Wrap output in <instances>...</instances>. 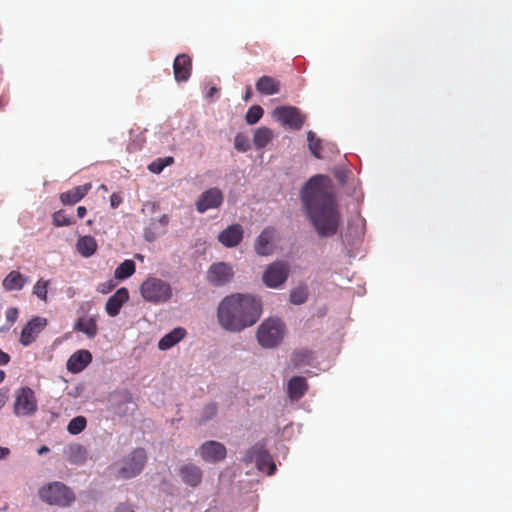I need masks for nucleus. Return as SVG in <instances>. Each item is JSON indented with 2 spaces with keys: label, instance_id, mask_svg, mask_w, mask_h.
Masks as SVG:
<instances>
[{
  "label": "nucleus",
  "instance_id": "8fccbe9b",
  "mask_svg": "<svg viewBox=\"0 0 512 512\" xmlns=\"http://www.w3.org/2000/svg\"><path fill=\"white\" fill-rule=\"evenodd\" d=\"M9 454V448L0 446V460L6 458Z\"/></svg>",
  "mask_w": 512,
  "mask_h": 512
},
{
  "label": "nucleus",
  "instance_id": "c9c22d12",
  "mask_svg": "<svg viewBox=\"0 0 512 512\" xmlns=\"http://www.w3.org/2000/svg\"><path fill=\"white\" fill-rule=\"evenodd\" d=\"M52 221L56 227L70 226L74 224L73 218L66 215L64 210L54 212L52 215Z\"/></svg>",
  "mask_w": 512,
  "mask_h": 512
},
{
  "label": "nucleus",
  "instance_id": "423d86ee",
  "mask_svg": "<svg viewBox=\"0 0 512 512\" xmlns=\"http://www.w3.org/2000/svg\"><path fill=\"white\" fill-rule=\"evenodd\" d=\"M243 462L246 464L256 463L259 471L266 473L267 475L274 474L276 465L265 449L264 444L256 443L250 449H248L243 457Z\"/></svg>",
  "mask_w": 512,
  "mask_h": 512
},
{
  "label": "nucleus",
  "instance_id": "a211bd4d",
  "mask_svg": "<svg viewBox=\"0 0 512 512\" xmlns=\"http://www.w3.org/2000/svg\"><path fill=\"white\" fill-rule=\"evenodd\" d=\"M129 299V292L126 288L122 287L118 289L106 302L105 310L111 317H115L119 314L121 307Z\"/></svg>",
  "mask_w": 512,
  "mask_h": 512
},
{
  "label": "nucleus",
  "instance_id": "6e6552de",
  "mask_svg": "<svg viewBox=\"0 0 512 512\" xmlns=\"http://www.w3.org/2000/svg\"><path fill=\"white\" fill-rule=\"evenodd\" d=\"M146 459L145 450L143 448H136L123 460L118 476L122 479H130L137 476L143 470Z\"/></svg>",
  "mask_w": 512,
  "mask_h": 512
},
{
  "label": "nucleus",
  "instance_id": "2f4dec72",
  "mask_svg": "<svg viewBox=\"0 0 512 512\" xmlns=\"http://www.w3.org/2000/svg\"><path fill=\"white\" fill-rule=\"evenodd\" d=\"M174 163V158L171 156L165 158H157L153 162L148 165V169L150 172L159 174L163 171V169Z\"/></svg>",
  "mask_w": 512,
  "mask_h": 512
},
{
  "label": "nucleus",
  "instance_id": "7c9ffc66",
  "mask_svg": "<svg viewBox=\"0 0 512 512\" xmlns=\"http://www.w3.org/2000/svg\"><path fill=\"white\" fill-rule=\"evenodd\" d=\"M135 269L134 261L125 260L115 269L114 276L116 279L124 280L132 276L135 273Z\"/></svg>",
  "mask_w": 512,
  "mask_h": 512
},
{
  "label": "nucleus",
  "instance_id": "9d476101",
  "mask_svg": "<svg viewBox=\"0 0 512 512\" xmlns=\"http://www.w3.org/2000/svg\"><path fill=\"white\" fill-rule=\"evenodd\" d=\"M288 274L289 267L286 263L275 262L266 268L263 282L267 287L277 288L286 281Z\"/></svg>",
  "mask_w": 512,
  "mask_h": 512
},
{
  "label": "nucleus",
  "instance_id": "412c9836",
  "mask_svg": "<svg viewBox=\"0 0 512 512\" xmlns=\"http://www.w3.org/2000/svg\"><path fill=\"white\" fill-rule=\"evenodd\" d=\"M182 481L191 487H197L203 477L202 470L194 464H185L179 470Z\"/></svg>",
  "mask_w": 512,
  "mask_h": 512
},
{
  "label": "nucleus",
  "instance_id": "37998d69",
  "mask_svg": "<svg viewBox=\"0 0 512 512\" xmlns=\"http://www.w3.org/2000/svg\"><path fill=\"white\" fill-rule=\"evenodd\" d=\"M9 399V389L1 388L0 389V410L4 407Z\"/></svg>",
  "mask_w": 512,
  "mask_h": 512
},
{
  "label": "nucleus",
  "instance_id": "bb28decb",
  "mask_svg": "<svg viewBox=\"0 0 512 512\" xmlns=\"http://www.w3.org/2000/svg\"><path fill=\"white\" fill-rule=\"evenodd\" d=\"M97 247V241L92 236H82L76 243L77 251L86 258L92 256L96 252Z\"/></svg>",
  "mask_w": 512,
  "mask_h": 512
},
{
  "label": "nucleus",
  "instance_id": "49530a36",
  "mask_svg": "<svg viewBox=\"0 0 512 512\" xmlns=\"http://www.w3.org/2000/svg\"><path fill=\"white\" fill-rule=\"evenodd\" d=\"M114 288V284L112 281L101 284L99 291L102 293H108L111 289Z\"/></svg>",
  "mask_w": 512,
  "mask_h": 512
},
{
  "label": "nucleus",
  "instance_id": "f704fd0d",
  "mask_svg": "<svg viewBox=\"0 0 512 512\" xmlns=\"http://www.w3.org/2000/svg\"><path fill=\"white\" fill-rule=\"evenodd\" d=\"M87 421L83 416H77L70 420L67 426V430L72 435L81 433L86 427Z\"/></svg>",
  "mask_w": 512,
  "mask_h": 512
},
{
  "label": "nucleus",
  "instance_id": "cd10ccee",
  "mask_svg": "<svg viewBox=\"0 0 512 512\" xmlns=\"http://www.w3.org/2000/svg\"><path fill=\"white\" fill-rule=\"evenodd\" d=\"M74 329L86 334L89 338H94L98 332L97 322L93 317L78 319Z\"/></svg>",
  "mask_w": 512,
  "mask_h": 512
},
{
  "label": "nucleus",
  "instance_id": "2eb2a0df",
  "mask_svg": "<svg viewBox=\"0 0 512 512\" xmlns=\"http://www.w3.org/2000/svg\"><path fill=\"white\" fill-rule=\"evenodd\" d=\"M192 72V59L188 54H179L173 62L174 78L177 82H186Z\"/></svg>",
  "mask_w": 512,
  "mask_h": 512
},
{
  "label": "nucleus",
  "instance_id": "a878e982",
  "mask_svg": "<svg viewBox=\"0 0 512 512\" xmlns=\"http://www.w3.org/2000/svg\"><path fill=\"white\" fill-rule=\"evenodd\" d=\"M26 277L18 271H11L2 281V286L6 291L21 290L25 283Z\"/></svg>",
  "mask_w": 512,
  "mask_h": 512
},
{
  "label": "nucleus",
  "instance_id": "72a5a7b5",
  "mask_svg": "<svg viewBox=\"0 0 512 512\" xmlns=\"http://www.w3.org/2000/svg\"><path fill=\"white\" fill-rule=\"evenodd\" d=\"M307 140L310 152L316 158H321V140L316 137V134L313 131H308Z\"/></svg>",
  "mask_w": 512,
  "mask_h": 512
},
{
  "label": "nucleus",
  "instance_id": "20e7f679",
  "mask_svg": "<svg viewBox=\"0 0 512 512\" xmlns=\"http://www.w3.org/2000/svg\"><path fill=\"white\" fill-rule=\"evenodd\" d=\"M285 335V324L278 318L266 319L257 330V339L264 348L277 347Z\"/></svg>",
  "mask_w": 512,
  "mask_h": 512
},
{
  "label": "nucleus",
  "instance_id": "5701e85b",
  "mask_svg": "<svg viewBox=\"0 0 512 512\" xmlns=\"http://www.w3.org/2000/svg\"><path fill=\"white\" fill-rule=\"evenodd\" d=\"M274 230L271 228L264 229L261 234L258 236L255 243V251L257 254L266 256L272 253L273 251V241Z\"/></svg>",
  "mask_w": 512,
  "mask_h": 512
},
{
  "label": "nucleus",
  "instance_id": "9b49d317",
  "mask_svg": "<svg viewBox=\"0 0 512 512\" xmlns=\"http://www.w3.org/2000/svg\"><path fill=\"white\" fill-rule=\"evenodd\" d=\"M48 321L46 318L36 316L33 317L30 321L26 323V325L23 327L19 342L23 346H29L39 336V334L44 330V328L47 326Z\"/></svg>",
  "mask_w": 512,
  "mask_h": 512
},
{
  "label": "nucleus",
  "instance_id": "393cba45",
  "mask_svg": "<svg viewBox=\"0 0 512 512\" xmlns=\"http://www.w3.org/2000/svg\"><path fill=\"white\" fill-rule=\"evenodd\" d=\"M256 90L264 95H274L280 91V82L271 76H262L256 82Z\"/></svg>",
  "mask_w": 512,
  "mask_h": 512
},
{
  "label": "nucleus",
  "instance_id": "4be33fe9",
  "mask_svg": "<svg viewBox=\"0 0 512 512\" xmlns=\"http://www.w3.org/2000/svg\"><path fill=\"white\" fill-rule=\"evenodd\" d=\"M168 223L169 217L165 214L157 221L151 222V224L144 230L145 239L149 242L155 241L158 237L166 233Z\"/></svg>",
  "mask_w": 512,
  "mask_h": 512
},
{
  "label": "nucleus",
  "instance_id": "6e6d98bb",
  "mask_svg": "<svg viewBox=\"0 0 512 512\" xmlns=\"http://www.w3.org/2000/svg\"><path fill=\"white\" fill-rule=\"evenodd\" d=\"M5 372L3 370H0V383L5 379Z\"/></svg>",
  "mask_w": 512,
  "mask_h": 512
},
{
  "label": "nucleus",
  "instance_id": "0eeeda50",
  "mask_svg": "<svg viewBox=\"0 0 512 512\" xmlns=\"http://www.w3.org/2000/svg\"><path fill=\"white\" fill-rule=\"evenodd\" d=\"M37 399L30 387H21L16 391L13 411L16 416L28 417L37 411Z\"/></svg>",
  "mask_w": 512,
  "mask_h": 512
},
{
  "label": "nucleus",
  "instance_id": "4468645a",
  "mask_svg": "<svg viewBox=\"0 0 512 512\" xmlns=\"http://www.w3.org/2000/svg\"><path fill=\"white\" fill-rule=\"evenodd\" d=\"M232 277V268L223 262L213 264L207 272V279L214 286L225 285Z\"/></svg>",
  "mask_w": 512,
  "mask_h": 512
},
{
  "label": "nucleus",
  "instance_id": "473e14b6",
  "mask_svg": "<svg viewBox=\"0 0 512 512\" xmlns=\"http://www.w3.org/2000/svg\"><path fill=\"white\" fill-rule=\"evenodd\" d=\"M308 298V290L306 286H298L290 293V302L295 305H300L306 302Z\"/></svg>",
  "mask_w": 512,
  "mask_h": 512
},
{
  "label": "nucleus",
  "instance_id": "c756f323",
  "mask_svg": "<svg viewBox=\"0 0 512 512\" xmlns=\"http://www.w3.org/2000/svg\"><path fill=\"white\" fill-rule=\"evenodd\" d=\"M273 131L268 127H259L253 136V143L256 148L261 149L273 139Z\"/></svg>",
  "mask_w": 512,
  "mask_h": 512
},
{
  "label": "nucleus",
  "instance_id": "79ce46f5",
  "mask_svg": "<svg viewBox=\"0 0 512 512\" xmlns=\"http://www.w3.org/2000/svg\"><path fill=\"white\" fill-rule=\"evenodd\" d=\"M18 318V309L15 307H10L6 311V320L11 324L15 323Z\"/></svg>",
  "mask_w": 512,
  "mask_h": 512
},
{
  "label": "nucleus",
  "instance_id": "e433bc0d",
  "mask_svg": "<svg viewBox=\"0 0 512 512\" xmlns=\"http://www.w3.org/2000/svg\"><path fill=\"white\" fill-rule=\"evenodd\" d=\"M264 110L259 105L250 107L245 115L246 123L249 125L256 124L263 116Z\"/></svg>",
  "mask_w": 512,
  "mask_h": 512
},
{
  "label": "nucleus",
  "instance_id": "de8ad7c7",
  "mask_svg": "<svg viewBox=\"0 0 512 512\" xmlns=\"http://www.w3.org/2000/svg\"><path fill=\"white\" fill-rule=\"evenodd\" d=\"M10 362V355L0 349V365H6Z\"/></svg>",
  "mask_w": 512,
  "mask_h": 512
},
{
  "label": "nucleus",
  "instance_id": "ddd939ff",
  "mask_svg": "<svg viewBox=\"0 0 512 512\" xmlns=\"http://www.w3.org/2000/svg\"><path fill=\"white\" fill-rule=\"evenodd\" d=\"M223 202V194L218 188H210L204 191L196 201V209L199 213H204L209 209L218 208Z\"/></svg>",
  "mask_w": 512,
  "mask_h": 512
},
{
  "label": "nucleus",
  "instance_id": "f257e3e1",
  "mask_svg": "<svg viewBox=\"0 0 512 512\" xmlns=\"http://www.w3.org/2000/svg\"><path fill=\"white\" fill-rule=\"evenodd\" d=\"M301 202L319 237H331L337 233L340 214L327 176L311 177L301 191Z\"/></svg>",
  "mask_w": 512,
  "mask_h": 512
},
{
  "label": "nucleus",
  "instance_id": "4c0bfd02",
  "mask_svg": "<svg viewBox=\"0 0 512 512\" xmlns=\"http://www.w3.org/2000/svg\"><path fill=\"white\" fill-rule=\"evenodd\" d=\"M218 412V406L215 402L208 403L204 406L202 409L201 415H200V423H205L212 418H214L217 415Z\"/></svg>",
  "mask_w": 512,
  "mask_h": 512
},
{
  "label": "nucleus",
  "instance_id": "39448f33",
  "mask_svg": "<svg viewBox=\"0 0 512 512\" xmlns=\"http://www.w3.org/2000/svg\"><path fill=\"white\" fill-rule=\"evenodd\" d=\"M40 499L48 505L70 506L75 501L74 493L61 482H52L39 490Z\"/></svg>",
  "mask_w": 512,
  "mask_h": 512
},
{
  "label": "nucleus",
  "instance_id": "09e8293b",
  "mask_svg": "<svg viewBox=\"0 0 512 512\" xmlns=\"http://www.w3.org/2000/svg\"><path fill=\"white\" fill-rule=\"evenodd\" d=\"M115 512H134V510L132 509V507L130 505H127V504H121L119 505L117 508H116V511Z\"/></svg>",
  "mask_w": 512,
  "mask_h": 512
},
{
  "label": "nucleus",
  "instance_id": "c85d7f7f",
  "mask_svg": "<svg viewBox=\"0 0 512 512\" xmlns=\"http://www.w3.org/2000/svg\"><path fill=\"white\" fill-rule=\"evenodd\" d=\"M67 460L73 464H82L87 458V450L80 444H72L66 450Z\"/></svg>",
  "mask_w": 512,
  "mask_h": 512
},
{
  "label": "nucleus",
  "instance_id": "7ed1b4c3",
  "mask_svg": "<svg viewBox=\"0 0 512 512\" xmlns=\"http://www.w3.org/2000/svg\"><path fill=\"white\" fill-rule=\"evenodd\" d=\"M140 293L143 299L153 304L169 301L172 297L171 285L157 277H148L140 285Z\"/></svg>",
  "mask_w": 512,
  "mask_h": 512
},
{
  "label": "nucleus",
  "instance_id": "ea45409f",
  "mask_svg": "<svg viewBox=\"0 0 512 512\" xmlns=\"http://www.w3.org/2000/svg\"><path fill=\"white\" fill-rule=\"evenodd\" d=\"M48 285L49 281L42 279L38 280L33 287V294H35L39 299L46 301Z\"/></svg>",
  "mask_w": 512,
  "mask_h": 512
},
{
  "label": "nucleus",
  "instance_id": "1a4fd4ad",
  "mask_svg": "<svg viewBox=\"0 0 512 512\" xmlns=\"http://www.w3.org/2000/svg\"><path fill=\"white\" fill-rule=\"evenodd\" d=\"M273 116L282 125L292 130H300L305 122L306 117L301 111L293 106H280L274 109Z\"/></svg>",
  "mask_w": 512,
  "mask_h": 512
},
{
  "label": "nucleus",
  "instance_id": "f03ea898",
  "mask_svg": "<svg viewBox=\"0 0 512 512\" xmlns=\"http://www.w3.org/2000/svg\"><path fill=\"white\" fill-rule=\"evenodd\" d=\"M260 315V302L250 295L239 293L223 298L217 309L220 326L230 332H240L254 325Z\"/></svg>",
  "mask_w": 512,
  "mask_h": 512
},
{
  "label": "nucleus",
  "instance_id": "a18cd8bd",
  "mask_svg": "<svg viewBox=\"0 0 512 512\" xmlns=\"http://www.w3.org/2000/svg\"><path fill=\"white\" fill-rule=\"evenodd\" d=\"M118 395L124 402H126V403L132 402V395L129 391L123 390V391L119 392Z\"/></svg>",
  "mask_w": 512,
  "mask_h": 512
},
{
  "label": "nucleus",
  "instance_id": "5fc2aeb1",
  "mask_svg": "<svg viewBox=\"0 0 512 512\" xmlns=\"http://www.w3.org/2000/svg\"><path fill=\"white\" fill-rule=\"evenodd\" d=\"M49 451V448L47 446H42L38 449V454H43Z\"/></svg>",
  "mask_w": 512,
  "mask_h": 512
},
{
  "label": "nucleus",
  "instance_id": "a19ab883",
  "mask_svg": "<svg viewBox=\"0 0 512 512\" xmlns=\"http://www.w3.org/2000/svg\"><path fill=\"white\" fill-rule=\"evenodd\" d=\"M234 147L239 152H246L250 149V141L248 137L242 133H238L234 139Z\"/></svg>",
  "mask_w": 512,
  "mask_h": 512
},
{
  "label": "nucleus",
  "instance_id": "3c124183",
  "mask_svg": "<svg viewBox=\"0 0 512 512\" xmlns=\"http://www.w3.org/2000/svg\"><path fill=\"white\" fill-rule=\"evenodd\" d=\"M86 214H87V210L84 206H79L77 208V216L79 218H84Z\"/></svg>",
  "mask_w": 512,
  "mask_h": 512
},
{
  "label": "nucleus",
  "instance_id": "f3484780",
  "mask_svg": "<svg viewBox=\"0 0 512 512\" xmlns=\"http://www.w3.org/2000/svg\"><path fill=\"white\" fill-rule=\"evenodd\" d=\"M243 228L240 224L228 226L218 235V241L225 247H236L243 239Z\"/></svg>",
  "mask_w": 512,
  "mask_h": 512
},
{
  "label": "nucleus",
  "instance_id": "aec40b11",
  "mask_svg": "<svg viewBox=\"0 0 512 512\" xmlns=\"http://www.w3.org/2000/svg\"><path fill=\"white\" fill-rule=\"evenodd\" d=\"M308 390V383L306 378L302 376L292 377L287 384V395L290 400L298 401L301 399Z\"/></svg>",
  "mask_w": 512,
  "mask_h": 512
},
{
  "label": "nucleus",
  "instance_id": "6ab92c4d",
  "mask_svg": "<svg viewBox=\"0 0 512 512\" xmlns=\"http://www.w3.org/2000/svg\"><path fill=\"white\" fill-rule=\"evenodd\" d=\"M91 188V183L76 186L71 190L61 193L60 201L63 205H74L78 203L81 199H83L88 194Z\"/></svg>",
  "mask_w": 512,
  "mask_h": 512
},
{
  "label": "nucleus",
  "instance_id": "603ef678",
  "mask_svg": "<svg viewBox=\"0 0 512 512\" xmlns=\"http://www.w3.org/2000/svg\"><path fill=\"white\" fill-rule=\"evenodd\" d=\"M218 92H219V89H218V88H216V87H211V88L207 91L206 96H207L208 98H212V97L214 96V94H217Z\"/></svg>",
  "mask_w": 512,
  "mask_h": 512
},
{
  "label": "nucleus",
  "instance_id": "4d7b16f0",
  "mask_svg": "<svg viewBox=\"0 0 512 512\" xmlns=\"http://www.w3.org/2000/svg\"><path fill=\"white\" fill-rule=\"evenodd\" d=\"M102 190H106V187L104 185H101Z\"/></svg>",
  "mask_w": 512,
  "mask_h": 512
},
{
  "label": "nucleus",
  "instance_id": "58836bf2",
  "mask_svg": "<svg viewBox=\"0 0 512 512\" xmlns=\"http://www.w3.org/2000/svg\"><path fill=\"white\" fill-rule=\"evenodd\" d=\"M311 360V352L307 350L296 351L293 353L292 362L295 367L309 364Z\"/></svg>",
  "mask_w": 512,
  "mask_h": 512
},
{
  "label": "nucleus",
  "instance_id": "dca6fc26",
  "mask_svg": "<svg viewBox=\"0 0 512 512\" xmlns=\"http://www.w3.org/2000/svg\"><path fill=\"white\" fill-rule=\"evenodd\" d=\"M92 362V354L88 350L74 352L66 363V368L71 373H80Z\"/></svg>",
  "mask_w": 512,
  "mask_h": 512
},
{
  "label": "nucleus",
  "instance_id": "b1692460",
  "mask_svg": "<svg viewBox=\"0 0 512 512\" xmlns=\"http://www.w3.org/2000/svg\"><path fill=\"white\" fill-rule=\"evenodd\" d=\"M186 335V330L182 327L174 328L172 331L164 335L158 342L160 350H168L180 342Z\"/></svg>",
  "mask_w": 512,
  "mask_h": 512
},
{
  "label": "nucleus",
  "instance_id": "c03bdc74",
  "mask_svg": "<svg viewBox=\"0 0 512 512\" xmlns=\"http://www.w3.org/2000/svg\"><path fill=\"white\" fill-rule=\"evenodd\" d=\"M121 203H122V197L119 194L113 193L110 196V205L112 208H117Z\"/></svg>",
  "mask_w": 512,
  "mask_h": 512
},
{
  "label": "nucleus",
  "instance_id": "864d4df0",
  "mask_svg": "<svg viewBox=\"0 0 512 512\" xmlns=\"http://www.w3.org/2000/svg\"><path fill=\"white\" fill-rule=\"evenodd\" d=\"M251 95H252V89H251V87H247L245 95H244V100L248 101L249 98L251 97Z\"/></svg>",
  "mask_w": 512,
  "mask_h": 512
},
{
  "label": "nucleus",
  "instance_id": "f8f14e48",
  "mask_svg": "<svg viewBox=\"0 0 512 512\" xmlns=\"http://www.w3.org/2000/svg\"><path fill=\"white\" fill-rule=\"evenodd\" d=\"M199 453L205 462L216 463L226 458V447L217 441H206L200 448Z\"/></svg>",
  "mask_w": 512,
  "mask_h": 512
}]
</instances>
